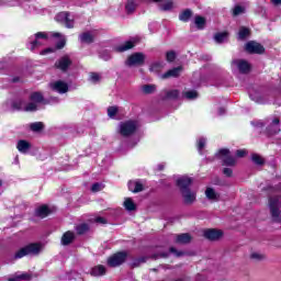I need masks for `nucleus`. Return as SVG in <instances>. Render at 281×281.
<instances>
[{
  "label": "nucleus",
  "instance_id": "obj_1",
  "mask_svg": "<svg viewBox=\"0 0 281 281\" xmlns=\"http://www.w3.org/2000/svg\"><path fill=\"white\" fill-rule=\"evenodd\" d=\"M45 102V98H43V93L33 92L30 94V102L23 101V99H16L12 102V109L15 111H26L34 112L38 111V105Z\"/></svg>",
  "mask_w": 281,
  "mask_h": 281
},
{
  "label": "nucleus",
  "instance_id": "obj_2",
  "mask_svg": "<svg viewBox=\"0 0 281 281\" xmlns=\"http://www.w3.org/2000/svg\"><path fill=\"white\" fill-rule=\"evenodd\" d=\"M41 254V245L38 244H30L26 245L22 248H20L15 255H14V259L19 260L21 258H25V256H36Z\"/></svg>",
  "mask_w": 281,
  "mask_h": 281
},
{
  "label": "nucleus",
  "instance_id": "obj_3",
  "mask_svg": "<svg viewBox=\"0 0 281 281\" xmlns=\"http://www.w3.org/2000/svg\"><path fill=\"white\" fill-rule=\"evenodd\" d=\"M137 128H139V123H137V121H125L120 123L119 133L123 137H131Z\"/></svg>",
  "mask_w": 281,
  "mask_h": 281
},
{
  "label": "nucleus",
  "instance_id": "obj_4",
  "mask_svg": "<svg viewBox=\"0 0 281 281\" xmlns=\"http://www.w3.org/2000/svg\"><path fill=\"white\" fill-rule=\"evenodd\" d=\"M47 38H49L47 33H36L34 36H31L29 38V49H31V52H34V49H38V47H42V45L47 43Z\"/></svg>",
  "mask_w": 281,
  "mask_h": 281
},
{
  "label": "nucleus",
  "instance_id": "obj_5",
  "mask_svg": "<svg viewBox=\"0 0 281 281\" xmlns=\"http://www.w3.org/2000/svg\"><path fill=\"white\" fill-rule=\"evenodd\" d=\"M146 63V55L144 53H134L125 60L126 67H142Z\"/></svg>",
  "mask_w": 281,
  "mask_h": 281
},
{
  "label": "nucleus",
  "instance_id": "obj_6",
  "mask_svg": "<svg viewBox=\"0 0 281 281\" xmlns=\"http://www.w3.org/2000/svg\"><path fill=\"white\" fill-rule=\"evenodd\" d=\"M269 207L273 221L276 223H280V199L278 196L270 198Z\"/></svg>",
  "mask_w": 281,
  "mask_h": 281
},
{
  "label": "nucleus",
  "instance_id": "obj_7",
  "mask_svg": "<svg viewBox=\"0 0 281 281\" xmlns=\"http://www.w3.org/2000/svg\"><path fill=\"white\" fill-rule=\"evenodd\" d=\"M216 157L223 161V166H236V158L229 155V149H220Z\"/></svg>",
  "mask_w": 281,
  "mask_h": 281
},
{
  "label": "nucleus",
  "instance_id": "obj_8",
  "mask_svg": "<svg viewBox=\"0 0 281 281\" xmlns=\"http://www.w3.org/2000/svg\"><path fill=\"white\" fill-rule=\"evenodd\" d=\"M126 252H117L108 259L109 267H120L126 262Z\"/></svg>",
  "mask_w": 281,
  "mask_h": 281
},
{
  "label": "nucleus",
  "instance_id": "obj_9",
  "mask_svg": "<svg viewBox=\"0 0 281 281\" xmlns=\"http://www.w3.org/2000/svg\"><path fill=\"white\" fill-rule=\"evenodd\" d=\"M55 21L57 23H64L68 30H71L74 27V19L69 15L68 12H60L55 16Z\"/></svg>",
  "mask_w": 281,
  "mask_h": 281
},
{
  "label": "nucleus",
  "instance_id": "obj_10",
  "mask_svg": "<svg viewBox=\"0 0 281 281\" xmlns=\"http://www.w3.org/2000/svg\"><path fill=\"white\" fill-rule=\"evenodd\" d=\"M245 49L248 54H265V46L255 41L248 42L245 45Z\"/></svg>",
  "mask_w": 281,
  "mask_h": 281
},
{
  "label": "nucleus",
  "instance_id": "obj_11",
  "mask_svg": "<svg viewBox=\"0 0 281 281\" xmlns=\"http://www.w3.org/2000/svg\"><path fill=\"white\" fill-rule=\"evenodd\" d=\"M192 178L188 176H181L176 180V184L180 189V192H183L184 190H190V186H192Z\"/></svg>",
  "mask_w": 281,
  "mask_h": 281
},
{
  "label": "nucleus",
  "instance_id": "obj_12",
  "mask_svg": "<svg viewBox=\"0 0 281 281\" xmlns=\"http://www.w3.org/2000/svg\"><path fill=\"white\" fill-rule=\"evenodd\" d=\"M233 65L237 67L239 74H249V71H251V65H249L247 60L235 59L233 60Z\"/></svg>",
  "mask_w": 281,
  "mask_h": 281
},
{
  "label": "nucleus",
  "instance_id": "obj_13",
  "mask_svg": "<svg viewBox=\"0 0 281 281\" xmlns=\"http://www.w3.org/2000/svg\"><path fill=\"white\" fill-rule=\"evenodd\" d=\"M280 131V119L273 117L267 126V133L268 135H278Z\"/></svg>",
  "mask_w": 281,
  "mask_h": 281
},
{
  "label": "nucleus",
  "instance_id": "obj_14",
  "mask_svg": "<svg viewBox=\"0 0 281 281\" xmlns=\"http://www.w3.org/2000/svg\"><path fill=\"white\" fill-rule=\"evenodd\" d=\"M204 237H206L207 240H221V238H223V231L209 228L204 231Z\"/></svg>",
  "mask_w": 281,
  "mask_h": 281
},
{
  "label": "nucleus",
  "instance_id": "obj_15",
  "mask_svg": "<svg viewBox=\"0 0 281 281\" xmlns=\"http://www.w3.org/2000/svg\"><path fill=\"white\" fill-rule=\"evenodd\" d=\"M50 89L53 91H56L57 93H67L69 91V86L65 81H55L49 85Z\"/></svg>",
  "mask_w": 281,
  "mask_h": 281
},
{
  "label": "nucleus",
  "instance_id": "obj_16",
  "mask_svg": "<svg viewBox=\"0 0 281 281\" xmlns=\"http://www.w3.org/2000/svg\"><path fill=\"white\" fill-rule=\"evenodd\" d=\"M182 199L186 203V205H192L194 201H196V191H192L190 189H187L181 192Z\"/></svg>",
  "mask_w": 281,
  "mask_h": 281
},
{
  "label": "nucleus",
  "instance_id": "obj_17",
  "mask_svg": "<svg viewBox=\"0 0 281 281\" xmlns=\"http://www.w3.org/2000/svg\"><path fill=\"white\" fill-rule=\"evenodd\" d=\"M70 66L71 59L69 58V56H64L55 63L56 69H60V71H67V69H69Z\"/></svg>",
  "mask_w": 281,
  "mask_h": 281
},
{
  "label": "nucleus",
  "instance_id": "obj_18",
  "mask_svg": "<svg viewBox=\"0 0 281 281\" xmlns=\"http://www.w3.org/2000/svg\"><path fill=\"white\" fill-rule=\"evenodd\" d=\"M137 43H139V37H133L131 41L125 42L123 45L117 46L115 49L117 52H128V49H133Z\"/></svg>",
  "mask_w": 281,
  "mask_h": 281
},
{
  "label": "nucleus",
  "instance_id": "obj_19",
  "mask_svg": "<svg viewBox=\"0 0 281 281\" xmlns=\"http://www.w3.org/2000/svg\"><path fill=\"white\" fill-rule=\"evenodd\" d=\"M16 148L19 153H22V155H27V151L32 148V144L27 140H19L16 144Z\"/></svg>",
  "mask_w": 281,
  "mask_h": 281
},
{
  "label": "nucleus",
  "instance_id": "obj_20",
  "mask_svg": "<svg viewBox=\"0 0 281 281\" xmlns=\"http://www.w3.org/2000/svg\"><path fill=\"white\" fill-rule=\"evenodd\" d=\"M181 71H183L182 67H176L172 68L170 70H168L166 74L162 75V78H179V76L181 75Z\"/></svg>",
  "mask_w": 281,
  "mask_h": 281
},
{
  "label": "nucleus",
  "instance_id": "obj_21",
  "mask_svg": "<svg viewBox=\"0 0 281 281\" xmlns=\"http://www.w3.org/2000/svg\"><path fill=\"white\" fill-rule=\"evenodd\" d=\"M74 238H76V235L74 234V232L71 231L66 232L61 237V245L64 246L71 245V243H74Z\"/></svg>",
  "mask_w": 281,
  "mask_h": 281
},
{
  "label": "nucleus",
  "instance_id": "obj_22",
  "mask_svg": "<svg viewBox=\"0 0 281 281\" xmlns=\"http://www.w3.org/2000/svg\"><path fill=\"white\" fill-rule=\"evenodd\" d=\"M190 240H192V236H190L188 233L177 235L176 238V243H179L180 245H188Z\"/></svg>",
  "mask_w": 281,
  "mask_h": 281
},
{
  "label": "nucleus",
  "instance_id": "obj_23",
  "mask_svg": "<svg viewBox=\"0 0 281 281\" xmlns=\"http://www.w3.org/2000/svg\"><path fill=\"white\" fill-rule=\"evenodd\" d=\"M205 196L210 201H218V199H221V195L216 191H214V189L212 188H207L205 190Z\"/></svg>",
  "mask_w": 281,
  "mask_h": 281
},
{
  "label": "nucleus",
  "instance_id": "obj_24",
  "mask_svg": "<svg viewBox=\"0 0 281 281\" xmlns=\"http://www.w3.org/2000/svg\"><path fill=\"white\" fill-rule=\"evenodd\" d=\"M128 190L131 192L137 193V192H143L144 191V184L140 182H130L128 183Z\"/></svg>",
  "mask_w": 281,
  "mask_h": 281
},
{
  "label": "nucleus",
  "instance_id": "obj_25",
  "mask_svg": "<svg viewBox=\"0 0 281 281\" xmlns=\"http://www.w3.org/2000/svg\"><path fill=\"white\" fill-rule=\"evenodd\" d=\"M35 214L40 216V218H45L46 216H49V207H47V205H42L36 209Z\"/></svg>",
  "mask_w": 281,
  "mask_h": 281
},
{
  "label": "nucleus",
  "instance_id": "obj_26",
  "mask_svg": "<svg viewBox=\"0 0 281 281\" xmlns=\"http://www.w3.org/2000/svg\"><path fill=\"white\" fill-rule=\"evenodd\" d=\"M165 65L166 64L164 61H155L150 65L149 70L154 74H159V71L164 69Z\"/></svg>",
  "mask_w": 281,
  "mask_h": 281
},
{
  "label": "nucleus",
  "instance_id": "obj_27",
  "mask_svg": "<svg viewBox=\"0 0 281 281\" xmlns=\"http://www.w3.org/2000/svg\"><path fill=\"white\" fill-rule=\"evenodd\" d=\"M124 207L127 210V212H135V210H137V205H135V202H133V199L131 198L125 199Z\"/></svg>",
  "mask_w": 281,
  "mask_h": 281
},
{
  "label": "nucleus",
  "instance_id": "obj_28",
  "mask_svg": "<svg viewBox=\"0 0 281 281\" xmlns=\"http://www.w3.org/2000/svg\"><path fill=\"white\" fill-rule=\"evenodd\" d=\"M266 258L262 252L254 251L250 254V260H252V262H262Z\"/></svg>",
  "mask_w": 281,
  "mask_h": 281
},
{
  "label": "nucleus",
  "instance_id": "obj_29",
  "mask_svg": "<svg viewBox=\"0 0 281 281\" xmlns=\"http://www.w3.org/2000/svg\"><path fill=\"white\" fill-rule=\"evenodd\" d=\"M182 98L186 100H196V98H199V92H196V90H189L182 93Z\"/></svg>",
  "mask_w": 281,
  "mask_h": 281
},
{
  "label": "nucleus",
  "instance_id": "obj_30",
  "mask_svg": "<svg viewBox=\"0 0 281 281\" xmlns=\"http://www.w3.org/2000/svg\"><path fill=\"white\" fill-rule=\"evenodd\" d=\"M104 273H106V268H104V266L102 265L97 266L91 270V276L98 277V276H104Z\"/></svg>",
  "mask_w": 281,
  "mask_h": 281
},
{
  "label": "nucleus",
  "instance_id": "obj_31",
  "mask_svg": "<svg viewBox=\"0 0 281 281\" xmlns=\"http://www.w3.org/2000/svg\"><path fill=\"white\" fill-rule=\"evenodd\" d=\"M192 16V11L187 9L179 15V20L183 21L184 23H188L190 21V18Z\"/></svg>",
  "mask_w": 281,
  "mask_h": 281
},
{
  "label": "nucleus",
  "instance_id": "obj_32",
  "mask_svg": "<svg viewBox=\"0 0 281 281\" xmlns=\"http://www.w3.org/2000/svg\"><path fill=\"white\" fill-rule=\"evenodd\" d=\"M194 23L198 30H203L205 27V18L198 15L195 16Z\"/></svg>",
  "mask_w": 281,
  "mask_h": 281
},
{
  "label": "nucleus",
  "instance_id": "obj_33",
  "mask_svg": "<svg viewBox=\"0 0 281 281\" xmlns=\"http://www.w3.org/2000/svg\"><path fill=\"white\" fill-rule=\"evenodd\" d=\"M81 43H93V35L91 33H83L80 35Z\"/></svg>",
  "mask_w": 281,
  "mask_h": 281
},
{
  "label": "nucleus",
  "instance_id": "obj_34",
  "mask_svg": "<svg viewBox=\"0 0 281 281\" xmlns=\"http://www.w3.org/2000/svg\"><path fill=\"white\" fill-rule=\"evenodd\" d=\"M135 8H137V3H135V0H128L125 5L126 12L128 14H131V12H135Z\"/></svg>",
  "mask_w": 281,
  "mask_h": 281
},
{
  "label": "nucleus",
  "instance_id": "obj_35",
  "mask_svg": "<svg viewBox=\"0 0 281 281\" xmlns=\"http://www.w3.org/2000/svg\"><path fill=\"white\" fill-rule=\"evenodd\" d=\"M76 232L79 235L87 234V232H89V225L85 224V223L80 224V225L76 226Z\"/></svg>",
  "mask_w": 281,
  "mask_h": 281
},
{
  "label": "nucleus",
  "instance_id": "obj_36",
  "mask_svg": "<svg viewBox=\"0 0 281 281\" xmlns=\"http://www.w3.org/2000/svg\"><path fill=\"white\" fill-rule=\"evenodd\" d=\"M156 87H155V85H144V86H142V91H143V93H155V91H156Z\"/></svg>",
  "mask_w": 281,
  "mask_h": 281
},
{
  "label": "nucleus",
  "instance_id": "obj_37",
  "mask_svg": "<svg viewBox=\"0 0 281 281\" xmlns=\"http://www.w3.org/2000/svg\"><path fill=\"white\" fill-rule=\"evenodd\" d=\"M249 36V29L247 27H241L238 32V40L239 41H245Z\"/></svg>",
  "mask_w": 281,
  "mask_h": 281
},
{
  "label": "nucleus",
  "instance_id": "obj_38",
  "mask_svg": "<svg viewBox=\"0 0 281 281\" xmlns=\"http://www.w3.org/2000/svg\"><path fill=\"white\" fill-rule=\"evenodd\" d=\"M214 40L216 43H225L227 41V32L215 34Z\"/></svg>",
  "mask_w": 281,
  "mask_h": 281
},
{
  "label": "nucleus",
  "instance_id": "obj_39",
  "mask_svg": "<svg viewBox=\"0 0 281 281\" xmlns=\"http://www.w3.org/2000/svg\"><path fill=\"white\" fill-rule=\"evenodd\" d=\"M31 131L34 133H38V131H43V123L42 122H35L30 125Z\"/></svg>",
  "mask_w": 281,
  "mask_h": 281
},
{
  "label": "nucleus",
  "instance_id": "obj_40",
  "mask_svg": "<svg viewBox=\"0 0 281 281\" xmlns=\"http://www.w3.org/2000/svg\"><path fill=\"white\" fill-rule=\"evenodd\" d=\"M251 159H252L254 164H256L257 166H262V164H265V159H262V157H260L257 154L252 155Z\"/></svg>",
  "mask_w": 281,
  "mask_h": 281
},
{
  "label": "nucleus",
  "instance_id": "obj_41",
  "mask_svg": "<svg viewBox=\"0 0 281 281\" xmlns=\"http://www.w3.org/2000/svg\"><path fill=\"white\" fill-rule=\"evenodd\" d=\"M206 142H207V140H206L205 138H200V139L198 140V150H199L200 155H202L203 148H205Z\"/></svg>",
  "mask_w": 281,
  "mask_h": 281
},
{
  "label": "nucleus",
  "instance_id": "obj_42",
  "mask_svg": "<svg viewBox=\"0 0 281 281\" xmlns=\"http://www.w3.org/2000/svg\"><path fill=\"white\" fill-rule=\"evenodd\" d=\"M30 274L27 273H22L15 278H10L9 281H20V280H30Z\"/></svg>",
  "mask_w": 281,
  "mask_h": 281
},
{
  "label": "nucleus",
  "instance_id": "obj_43",
  "mask_svg": "<svg viewBox=\"0 0 281 281\" xmlns=\"http://www.w3.org/2000/svg\"><path fill=\"white\" fill-rule=\"evenodd\" d=\"M173 7H175V4L172 3V1H167V2L162 3L160 8L165 12H168V10H172Z\"/></svg>",
  "mask_w": 281,
  "mask_h": 281
},
{
  "label": "nucleus",
  "instance_id": "obj_44",
  "mask_svg": "<svg viewBox=\"0 0 281 281\" xmlns=\"http://www.w3.org/2000/svg\"><path fill=\"white\" fill-rule=\"evenodd\" d=\"M117 106H110L108 108V115L109 117H115V115H117Z\"/></svg>",
  "mask_w": 281,
  "mask_h": 281
},
{
  "label": "nucleus",
  "instance_id": "obj_45",
  "mask_svg": "<svg viewBox=\"0 0 281 281\" xmlns=\"http://www.w3.org/2000/svg\"><path fill=\"white\" fill-rule=\"evenodd\" d=\"M244 13H245V9L240 5H236L233 10L234 16H238L239 14H244Z\"/></svg>",
  "mask_w": 281,
  "mask_h": 281
},
{
  "label": "nucleus",
  "instance_id": "obj_46",
  "mask_svg": "<svg viewBox=\"0 0 281 281\" xmlns=\"http://www.w3.org/2000/svg\"><path fill=\"white\" fill-rule=\"evenodd\" d=\"M90 82H93L94 85L100 82V75L92 72L89 78Z\"/></svg>",
  "mask_w": 281,
  "mask_h": 281
},
{
  "label": "nucleus",
  "instance_id": "obj_47",
  "mask_svg": "<svg viewBox=\"0 0 281 281\" xmlns=\"http://www.w3.org/2000/svg\"><path fill=\"white\" fill-rule=\"evenodd\" d=\"M103 188H104V186H102L101 183H94V184H92L91 190L93 192H100L101 190H103Z\"/></svg>",
  "mask_w": 281,
  "mask_h": 281
},
{
  "label": "nucleus",
  "instance_id": "obj_48",
  "mask_svg": "<svg viewBox=\"0 0 281 281\" xmlns=\"http://www.w3.org/2000/svg\"><path fill=\"white\" fill-rule=\"evenodd\" d=\"M175 58H177V54H175V52H168L167 53L168 63H173Z\"/></svg>",
  "mask_w": 281,
  "mask_h": 281
},
{
  "label": "nucleus",
  "instance_id": "obj_49",
  "mask_svg": "<svg viewBox=\"0 0 281 281\" xmlns=\"http://www.w3.org/2000/svg\"><path fill=\"white\" fill-rule=\"evenodd\" d=\"M167 95L168 98H179V90H171Z\"/></svg>",
  "mask_w": 281,
  "mask_h": 281
},
{
  "label": "nucleus",
  "instance_id": "obj_50",
  "mask_svg": "<svg viewBox=\"0 0 281 281\" xmlns=\"http://www.w3.org/2000/svg\"><path fill=\"white\" fill-rule=\"evenodd\" d=\"M223 175H225V177H232V175H234V171L232 170V168H224Z\"/></svg>",
  "mask_w": 281,
  "mask_h": 281
},
{
  "label": "nucleus",
  "instance_id": "obj_51",
  "mask_svg": "<svg viewBox=\"0 0 281 281\" xmlns=\"http://www.w3.org/2000/svg\"><path fill=\"white\" fill-rule=\"evenodd\" d=\"M94 223H100L101 225H106V218L104 217H95Z\"/></svg>",
  "mask_w": 281,
  "mask_h": 281
},
{
  "label": "nucleus",
  "instance_id": "obj_52",
  "mask_svg": "<svg viewBox=\"0 0 281 281\" xmlns=\"http://www.w3.org/2000/svg\"><path fill=\"white\" fill-rule=\"evenodd\" d=\"M100 58H102V60H111V54L109 53H102L100 55Z\"/></svg>",
  "mask_w": 281,
  "mask_h": 281
},
{
  "label": "nucleus",
  "instance_id": "obj_53",
  "mask_svg": "<svg viewBox=\"0 0 281 281\" xmlns=\"http://www.w3.org/2000/svg\"><path fill=\"white\" fill-rule=\"evenodd\" d=\"M245 155H247V150L245 149H239L236 151V157H245Z\"/></svg>",
  "mask_w": 281,
  "mask_h": 281
},
{
  "label": "nucleus",
  "instance_id": "obj_54",
  "mask_svg": "<svg viewBox=\"0 0 281 281\" xmlns=\"http://www.w3.org/2000/svg\"><path fill=\"white\" fill-rule=\"evenodd\" d=\"M67 41L65 38L60 40L59 43L57 44V49H63L65 47Z\"/></svg>",
  "mask_w": 281,
  "mask_h": 281
},
{
  "label": "nucleus",
  "instance_id": "obj_55",
  "mask_svg": "<svg viewBox=\"0 0 281 281\" xmlns=\"http://www.w3.org/2000/svg\"><path fill=\"white\" fill-rule=\"evenodd\" d=\"M170 252H171V254H175L178 258H179L180 256H183V252L177 251V249L173 248V247L170 248Z\"/></svg>",
  "mask_w": 281,
  "mask_h": 281
},
{
  "label": "nucleus",
  "instance_id": "obj_56",
  "mask_svg": "<svg viewBox=\"0 0 281 281\" xmlns=\"http://www.w3.org/2000/svg\"><path fill=\"white\" fill-rule=\"evenodd\" d=\"M52 52H54V49H52V48H46V49H44V50L41 52V55H42V56H45L46 54H50Z\"/></svg>",
  "mask_w": 281,
  "mask_h": 281
},
{
  "label": "nucleus",
  "instance_id": "obj_57",
  "mask_svg": "<svg viewBox=\"0 0 281 281\" xmlns=\"http://www.w3.org/2000/svg\"><path fill=\"white\" fill-rule=\"evenodd\" d=\"M272 3H274V5H281V0H272Z\"/></svg>",
  "mask_w": 281,
  "mask_h": 281
},
{
  "label": "nucleus",
  "instance_id": "obj_58",
  "mask_svg": "<svg viewBox=\"0 0 281 281\" xmlns=\"http://www.w3.org/2000/svg\"><path fill=\"white\" fill-rule=\"evenodd\" d=\"M218 113H220V115H223L225 113V109L224 108H220Z\"/></svg>",
  "mask_w": 281,
  "mask_h": 281
},
{
  "label": "nucleus",
  "instance_id": "obj_59",
  "mask_svg": "<svg viewBox=\"0 0 281 281\" xmlns=\"http://www.w3.org/2000/svg\"><path fill=\"white\" fill-rule=\"evenodd\" d=\"M54 38H60V33H53Z\"/></svg>",
  "mask_w": 281,
  "mask_h": 281
},
{
  "label": "nucleus",
  "instance_id": "obj_60",
  "mask_svg": "<svg viewBox=\"0 0 281 281\" xmlns=\"http://www.w3.org/2000/svg\"><path fill=\"white\" fill-rule=\"evenodd\" d=\"M158 169H159V170H164V165H159V166H158Z\"/></svg>",
  "mask_w": 281,
  "mask_h": 281
},
{
  "label": "nucleus",
  "instance_id": "obj_61",
  "mask_svg": "<svg viewBox=\"0 0 281 281\" xmlns=\"http://www.w3.org/2000/svg\"><path fill=\"white\" fill-rule=\"evenodd\" d=\"M256 102H258L259 104H262V101L261 100H255Z\"/></svg>",
  "mask_w": 281,
  "mask_h": 281
},
{
  "label": "nucleus",
  "instance_id": "obj_62",
  "mask_svg": "<svg viewBox=\"0 0 281 281\" xmlns=\"http://www.w3.org/2000/svg\"><path fill=\"white\" fill-rule=\"evenodd\" d=\"M162 258H168V255L164 254L161 255Z\"/></svg>",
  "mask_w": 281,
  "mask_h": 281
},
{
  "label": "nucleus",
  "instance_id": "obj_63",
  "mask_svg": "<svg viewBox=\"0 0 281 281\" xmlns=\"http://www.w3.org/2000/svg\"><path fill=\"white\" fill-rule=\"evenodd\" d=\"M2 184H3V182L0 180V188H1Z\"/></svg>",
  "mask_w": 281,
  "mask_h": 281
},
{
  "label": "nucleus",
  "instance_id": "obj_64",
  "mask_svg": "<svg viewBox=\"0 0 281 281\" xmlns=\"http://www.w3.org/2000/svg\"><path fill=\"white\" fill-rule=\"evenodd\" d=\"M153 1L158 2V1H161V0H153Z\"/></svg>",
  "mask_w": 281,
  "mask_h": 281
}]
</instances>
